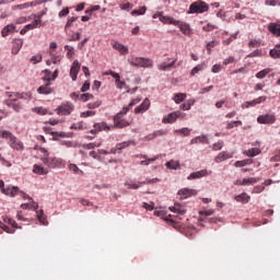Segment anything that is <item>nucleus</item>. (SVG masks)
I'll return each mask as SVG.
<instances>
[{
	"instance_id": "obj_1",
	"label": "nucleus",
	"mask_w": 280,
	"mask_h": 280,
	"mask_svg": "<svg viewBox=\"0 0 280 280\" xmlns=\"http://www.w3.org/2000/svg\"><path fill=\"white\" fill-rule=\"evenodd\" d=\"M0 139H5L11 150H15L16 152H23V150H25V144H23V141L16 138V136L12 135L11 131L0 130Z\"/></svg>"
},
{
	"instance_id": "obj_2",
	"label": "nucleus",
	"mask_w": 280,
	"mask_h": 280,
	"mask_svg": "<svg viewBox=\"0 0 280 280\" xmlns=\"http://www.w3.org/2000/svg\"><path fill=\"white\" fill-rule=\"evenodd\" d=\"M40 152L45 154V156H43L40 161L46 165L48 170H56V167H65V160L60 158L49 156V153L44 148L40 149Z\"/></svg>"
},
{
	"instance_id": "obj_3",
	"label": "nucleus",
	"mask_w": 280,
	"mask_h": 280,
	"mask_svg": "<svg viewBox=\"0 0 280 280\" xmlns=\"http://www.w3.org/2000/svg\"><path fill=\"white\" fill-rule=\"evenodd\" d=\"M209 12V4L202 0H197L189 5L187 14H205Z\"/></svg>"
},
{
	"instance_id": "obj_4",
	"label": "nucleus",
	"mask_w": 280,
	"mask_h": 280,
	"mask_svg": "<svg viewBox=\"0 0 280 280\" xmlns=\"http://www.w3.org/2000/svg\"><path fill=\"white\" fill-rule=\"evenodd\" d=\"M128 62L131 67L150 68L153 66L152 59L143 57H130Z\"/></svg>"
},
{
	"instance_id": "obj_5",
	"label": "nucleus",
	"mask_w": 280,
	"mask_h": 280,
	"mask_svg": "<svg viewBox=\"0 0 280 280\" xmlns=\"http://www.w3.org/2000/svg\"><path fill=\"white\" fill-rule=\"evenodd\" d=\"M187 114L176 110L163 117L162 124H176L177 119H185Z\"/></svg>"
},
{
	"instance_id": "obj_6",
	"label": "nucleus",
	"mask_w": 280,
	"mask_h": 280,
	"mask_svg": "<svg viewBox=\"0 0 280 280\" xmlns=\"http://www.w3.org/2000/svg\"><path fill=\"white\" fill-rule=\"evenodd\" d=\"M75 106H73V103L67 102L62 103L57 107V114L58 115H71L73 113Z\"/></svg>"
},
{
	"instance_id": "obj_7",
	"label": "nucleus",
	"mask_w": 280,
	"mask_h": 280,
	"mask_svg": "<svg viewBox=\"0 0 280 280\" xmlns=\"http://www.w3.org/2000/svg\"><path fill=\"white\" fill-rule=\"evenodd\" d=\"M259 124H265L267 126H272L277 121V116L275 114H265L257 117Z\"/></svg>"
},
{
	"instance_id": "obj_8",
	"label": "nucleus",
	"mask_w": 280,
	"mask_h": 280,
	"mask_svg": "<svg viewBox=\"0 0 280 280\" xmlns=\"http://www.w3.org/2000/svg\"><path fill=\"white\" fill-rule=\"evenodd\" d=\"M5 95L10 97L9 100H15V102H19V100H32V94L30 93L5 92Z\"/></svg>"
},
{
	"instance_id": "obj_9",
	"label": "nucleus",
	"mask_w": 280,
	"mask_h": 280,
	"mask_svg": "<svg viewBox=\"0 0 280 280\" xmlns=\"http://www.w3.org/2000/svg\"><path fill=\"white\" fill-rule=\"evenodd\" d=\"M196 194H198L196 189L182 188L178 190L177 196L179 197V200H187V198H191V196H196Z\"/></svg>"
},
{
	"instance_id": "obj_10",
	"label": "nucleus",
	"mask_w": 280,
	"mask_h": 280,
	"mask_svg": "<svg viewBox=\"0 0 280 280\" xmlns=\"http://www.w3.org/2000/svg\"><path fill=\"white\" fill-rule=\"evenodd\" d=\"M153 19H159L161 23H164L166 25H176V22H177V20H174V18L162 15V13H155L153 15Z\"/></svg>"
},
{
	"instance_id": "obj_11",
	"label": "nucleus",
	"mask_w": 280,
	"mask_h": 280,
	"mask_svg": "<svg viewBox=\"0 0 280 280\" xmlns=\"http://www.w3.org/2000/svg\"><path fill=\"white\" fill-rule=\"evenodd\" d=\"M175 26L179 27L182 34L185 36H189L191 34V26H189V24L186 22H180L177 20V22H175Z\"/></svg>"
},
{
	"instance_id": "obj_12",
	"label": "nucleus",
	"mask_w": 280,
	"mask_h": 280,
	"mask_svg": "<svg viewBox=\"0 0 280 280\" xmlns=\"http://www.w3.org/2000/svg\"><path fill=\"white\" fill-rule=\"evenodd\" d=\"M7 106L9 108H12L15 113H21L23 110V104L15 100H7L5 101Z\"/></svg>"
},
{
	"instance_id": "obj_13",
	"label": "nucleus",
	"mask_w": 280,
	"mask_h": 280,
	"mask_svg": "<svg viewBox=\"0 0 280 280\" xmlns=\"http://www.w3.org/2000/svg\"><path fill=\"white\" fill-rule=\"evenodd\" d=\"M33 174H37L38 176H47V174H49V168L43 166V164H34Z\"/></svg>"
},
{
	"instance_id": "obj_14",
	"label": "nucleus",
	"mask_w": 280,
	"mask_h": 280,
	"mask_svg": "<svg viewBox=\"0 0 280 280\" xmlns=\"http://www.w3.org/2000/svg\"><path fill=\"white\" fill-rule=\"evenodd\" d=\"M78 73H80V61L74 60L70 69V78H72L73 82L78 80Z\"/></svg>"
},
{
	"instance_id": "obj_15",
	"label": "nucleus",
	"mask_w": 280,
	"mask_h": 280,
	"mask_svg": "<svg viewBox=\"0 0 280 280\" xmlns=\"http://www.w3.org/2000/svg\"><path fill=\"white\" fill-rule=\"evenodd\" d=\"M205 176H209V171H207V170H201V171L191 173V174L187 177V180H196V179H198V178H205Z\"/></svg>"
},
{
	"instance_id": "obj_16",
	"label": "nucleus",
	"mask_w": 280,
	"mask_h": 280,
	"mask_svg": "<svg viewBox=\"0 0 280 280\" xmlns=\"http://www.w3.org/2000/svg\"><path fill=\"white\" fill-rule=\"evenodd\" d=\"M170 58L165 59L162 63L158 66L159 71H170L174 65H176V59H174L172 62H170Z\"/></svg>"
},
{
	"instance_id": "obj_17",
	"label": "nucleus",
	"mask_w": 280,
	"mask_h": 280,
	"mask_svg": "<svg viewBox=\"0 0 280 280\" xmlns=\"http://www.w3.org/2000/svg\"><path fill=\"white\" fill-rule=\"evenodd\" d=\"M229 159H233L232 153L229 151H222L214 158V162L223 163V161H229Z\"/></svg>"
},
{
	"instance_id": "obj_18",
	"label": "nucleus",
	"mask_w": 280,
	"mask_h": 280,
	"mask_svg": "<svg viewBox=\"0 0 280 280\" xmlns=\"http://www.w3.org/2000/svg\"><path fill=\"white\" fill-rule=\"evenodd\" d=\"M170 211L173 213H177V215H185L187 213V209H185V206L180 203H175L174 206L168 208Z\"/></svg>"
},
{
	"instance_id": "obj_19",
	"label": "nucleus",
	"mask_w": 280,
	"mask_h": 280,
	"mask_svg": "<svg viewBox=\"0 0 280 280\" xmlns=\"http://www.w3.org/2000/svg\"><path fill=\"white\" fill-rule=\"evenodd\" d=\"M14 32H16V25L8 24L7 26H4L2 28L1 36H2V38H5V37L10 36V34H14Z\"/></svg>"
},
{
	"instance_id": "obj_20",
	"label": "nucleus",
	"mask_w": 280,
	"mask_h": 280,
	"mask_svg": "<svg viewBox=\"0 0 280 280\" xmlns=\"http://www.w3.org/2000/svg\"><path fill=\"white\" fill-rule=\"evenodd\" d=\"M150 108V98H145L141 105L135 108L136 115H139L141 113H145V110H149Z\"/></svg>"
},
{
	"instance_id": "obj_21",
	"label": "nucleus",
	"mask_w": 280,
	"mask_h": 280,
	"mask_svg": "<svg viewBox=\"0 0 280 280\" xmlns=\"http://www.w3.org/2000/svg\"><path fill=\"white\" fill-rule=\"evenodd\" d=\"M37 93H39L40 95H51V93H54V89H51V83L40 85L37 89Z\"/></svg>"
},
{
	"instance_id": "obj_22",
	"label": "nucleus",
	"mask_w": 280,
	"mask_h": 280,
	"mask_svg": "<svg viewBox=\"0 0 280 280\" xmlns=\"http://www.w3.org/2000/svg\"><path fill=\"white\" fill-rule=\"evenodd\" d=\"M112 47L119 51L121 56H128V47H126L124 44H119V42H113Z\"/></svg>"
},
{
	"instance_id": "obj_23",
	"label": "nucleus",
	"mask_w": 280,
	"mask_h": 280,
	"mask_svg": "<svg viewBox=\"0 0 280 280\" xmlns=\"http://www.w3.org/2000/svg\"><path fill=\"white\" fill-rule=\"evenodd\" d=\"M19 191L20 189L16 186H9L2 189V194H5V196H11L12 198H14V196H19Z\"/></svg>"
},
{
	"instance_id": "obj_24",
	"label": "nucleus",
	"mask_w": 280,
	"mask_h": 280,
	"mask_svg": "<svg viewBox=\"0 0 280 280\" xmlns=\"http://www.w3.org/2000/svg\"><path fill=\"white\" fill-rule=\"evenodd\" d=\"M22 48H23V39L21 38L14 39L13 47L11 50L13 56H16V54H19Z\"/></svg>"
},
{
	"instance_id": "obj_25",
	"label": "nucleus",
	"mask_w": 280,
	"mask_h": 280,
	"mask_svg": "<svg viewBox=\"0 0 280 280\" xmlns=\"http://www.w3.org/2000/svg\"><path fill=\"white\" fill-rule=\"evenodd\" d=\"M35 5H38V1H32L23 4L13 5L12 10H27V8H34Z\"/></svg>"
},
{
	"instance_id": "obj_26",
	"label": "nucleus",
	"mask_w": 280,
	"mask_h": 280,
	"mask_svg": "<svg viewBox=\"0 0 280 280\" xmlns=\"http://www.w3.org/2000/svg\"><path fill=\"white\" fill-rule=\"evenodd\" d=\"M268 30L270 34H273V36H280V26L277 23H270L268 25Z\"/></svg>"
},
{
	"instance_id": "obj_27",
	"label": "nucleus",
	"mask_w": 280,
	"mask_h": 280,
	"mask_svg": "<svg viewBox=\"0 0 280 280\" xmlns=\"http://www.w3.org/2000/svg\"><path fill=\"white\" fill-rule=\"evenodd\" d=\"M130 145H137L133 140L124 141L116 144V150H126V148H130Z\"/></svg>"
},
{
	"instance_id": "obj_28",
	"label": "nucleus",
	"mask_w": 280,
	"mask_h": 280,
	"mask_svg": "<svg viewBox=\"0 0 280 280\" xmlns=\"http://www.w3.org/2000/svg\"><path fill=\"white\" fill-rule=\"evenodd\" d=\"M253 159L241 160L234 163V167H246V165H253Z\"/></svg>"
},
{
	"instance_id": "obj_29",
	"label": "nucleus",
	"mask_w": 280,
	"mask_h": 280,
	"mask_svg": "<svg viewBox=\"0 0 280 280\" xmlns=\"http://www.w3.org/2000/svg\"><path fill=\"white\" fill-rule=\"evenodd\" d=\"M243 154L245 156H252L253 158V156H257V155L261 154V150H259L257 148H252L249 150L244 151Z\"/></svg>"
},
{
	"instance_id": "obj_30",
	"label": "nucleus",
	"mask_w": 280,
	"mask_h": 280,
	"mask_svg": "<svg viewBox=\"0 0 280 280\" xmlns=\"http://www.w3.org/2000/svg\"><path fill=\"white\" fill-rule=\"evenodd\" d=\"M235 200L236 202H244V203L250 202V196H248V194L246 192H242L241 195H237L235 197Z\"/></svg>"
},
{
	"instance_id": "obj_31",
	"label": "nucleus",
	"mask_w": 280,
	"mask_h": 280,
	"mask_svg": "<svg viewBox=\"0 0 280 280\" xmlns=\"http://www.w3.org/2000/svg\"><path fill=\"white\" fill-rule=\"evenodd\" d=\"M114 126L115 128H128V126H130V122L126 119H117L114 120Z\"/></svg>"
},
{
	"instance_id": "obj_32",
	"label": "nucleus",
	"mask_w": 280,
	"mask_h": 280,
	"mask_svg": "<svg viewBox=\"0 0 280 280\" xmlns=\"http://www.w3.org/2000/svg\"><path fill=\"white\" fill-rule=\"evenodd\" d=\"M68 168L70 170V172H73V174H77L78 176L84 175V171L80 170V167H78V165L73 163L69 164Z\"/></svg>"
},
{
	"instance_id": "obj_33",
	"label": "nucleus",
	"mask_w": 280,
	"mask_h": 280,
	"mask_svg": "<svg viewBox=\"0 0 280 280\" xmlns=\"http://www.w3.org/2000/svg\"><path fill=\"white\" fill-rule=\"evenodd\" d=\"M187 94L185 93H176L173 96V101L175 102V104H180L182 102H185Z\"/></svg>"
},
{
	"instance_id": "obj_34",
	"label": "nucleus",
	"mask_w": 280,
	"mask_h": 280,
	"mask_svg": "<svg viewBox=\"0 0 280 280\" xmlns=\"http://www.w3.org/2000/svg\"><path fill=\"white\" fill-rule=\"evenodd\" d=\"M125 185L127 189H139L141 185H145V182H139V183L126 182Z\"/></svg>"
},
{
	"instance_id": "obj_35",
	"label": "nucleus",
	"mask_w": 280,
	"mask_h": 280,
	"mask_svg": "<svg viewBox=\"0 0 280 280\" xmlns=\"http://www.w3.org/2000/svg\"><path fill=\"white\" fill-rule=\"evenodd\" d=\"M21 209H33L34 211H36L38 209V203L32 200L30 203H22Z\"/></svg>"
},
{
	"instance_id": "obj_36",
	"label": "nucleus",
	"mask_w": 280,
	"mask_h": 280,
	"mask_svg": "<svg viewBox=\"0 0 280 280\" xmlns=\"http://www.w3.org/2000/svg\"><path fill=\"white\" fill-rule=\"evenodd\" d=\"M168 170H180V162L171 160L166 163Z\"/></svg>"
},
{
	"instance_id": "obj_37",
	"label": "nucleus",
	"mask_w": 280,
	"mask_h": 280,
	"mask_svg": "<svg viewBox=\"0 0 280 280\" xmlns=\"http://www.w3.org/2000/svg\"><path fill=\"white\" fill-rule=\"evenodd\" d=\"M271 71H272V69H270V68L260 70L259 72L256 73V78L258 80H264V78H266V75H268Z\"/></svg>"
},
{
	"instance_id": "obj_38",
	"label": "nucleus",
	"mask_w": 280,
	"mask_h": 280,
	"mask_svg": "<svg viewBox=\"0 0 280 280\" xmlns=\"http://www.w3.org/2000/svg\"><path fill=\"white\" fill-rule=\"evenodd\" d=\"M33 113H36L37 115H42V116H45V115H48L49 114V110L45 107H35L32 109Z\"/></svg>"
},
{
	"instance_id": "obj_39",
	"label": "nucleus",
	"mask_w": 280,
	"mask_h": 280,
	"mask_svg": "<svg viewBox=\"0 0 280 280\" xmlns=\"http://www.w3.org/2000/svg\"><path fill=\"white\" fill-rule=\"evenodd\" d=\"M196 104V101H188L179 106L182 110H191V107Z\"/></svg>"
},
{
	"instance_id": "obj_40",
	"label": "nucleus",
	"mask_w": 280,
	"mask_h": 280,
	"mask_svg": "<svg viewBox=\"0 0 280 280\" xmlns=\"http://www.w3.org/2000/svg\"><path fill=\"white\" fill-rule=\"evenodd\" d=\"M175 132L177 135H183V137H189V135H191V129L185 127V128L175 130Z\"/></svg>"
},
{
	"instance_id": "obj_41",
	"label": "nucleus",
	"mask_w": 280,
	"mask_h": 280,
	"mask_svg": "<svg viewBox=\"0 0 280 280\" xmlns=\"http://www.w3.org/2000/svg\"><path fill=\"white\" fill-rule=\"evenodd\" d=\"M255 183H259V178L249 177L243 179V185H255Z\"/></svg>"
},
{
	"instance_id": "obj_42",
	"label": "nucleus",
	"mask_w": 280,
	"mask_h": 280,
	"mask_svg": "<svg viewBox=\"0 0 280 280\" xmlns=\"http://www.w3.org/2000/svg\"><path fill=\"white\" fill-rule=\"evenodd\" d=\"M269 56H270L271 58H275V59L280 58V48H279V47H276V48L271 49V50L269 51Z\"/></svg>"
},
{
	"instance_id": "obj_43",
	"label": "nucleus",
	"mask_w": 280,
	"mask_h": 280,
	"mask_svg": "<svg viewBox=\"0 0 280 280\" xmlns=\"http://www.w3.org/2000/svg\"><path fill=\"white\" fill-rule=\"evenodd\" d=\"M165 135H166L165 130L161 129V130L154 131L152 135L148 136V138L155 139V137H163Z\"/></svg>"
},
{
	"instance_id": "obj_44",
	"label": "nucleus",
	"mask_w": 280,
	"mask_h": 280,
	"mask_svg": "<svg viewBox=\"0 0 280 280\" xmlns=\"http://www.w3.org/2000/svg\"><path fill=\"white\" fill-rule=\"evenodd\" d=\"M65 50L67 51V58L71 59L73 58V46L66 45Z\"/></svg>"
},
{
	"instance_id": "obj_45",
	"label": "nucleus",
	"mask_w": 280,
	"mask_h": 280,
	"mask_svg": "<svg viewBox=\"0 0 280 280\" xmlns=\"http://www.w3.org/2000/svg\"><path fill=\"white\" fill-rule=\"evenodd\" d=\"M101 106H102V101H96V102L88 104V108H90V110H93L95 108H100Z\"/></svg>"
},
{
	"instance_id": "obj_46",
	"label": "nucleus",
	"mask_w": 280,
	"mask_h": 280,
	"mask_svg": "<svg viewBox=\"0 0 280 280\" xmlns=\"http://www.w3.org/2000/svg\"><path fill=\"white\" fill-rule=\"evenodd\" d=\"M120 10H125L126 12H130L132 10V4L130 2H125L119 4Z\"/></svg>"
},
{
	"instance_id": "obj_47",
	"label": "nucleus",
	"mask_w": 280,
	"mask_h": 280,
	"mask_svg": "<svg viewBox=\"0 0 280 280\" xmlns=\"http://www.w3.org/2000/svg\"><path fill=\"white\" fill-rule=\"evenodd\" d=\"M31 62L33 65H38V62H43V55H35L31 58Z\"/></svg>"
},
{
	"instance_id": "obj_48",
	"label": "nucleus",
	"mask_w": 280,
	"mask_h": 280,
	"mask_svg": "<svg viewBox=\"0 0 280 280\" xmlns=\"http://www.w3.org/2000/svg\"><path fill=\"white\" fill-rule=\"evenodd\" d=\"M75 21H78V18L75 16L69 18L65 26V31L69 30V27H71L73 23H75Z\"/></svg>"
},
{
	"instance_id": "obj_49",
	"label": "nucleus",
	"mask_w": 280,
	"mask_h": 280,
	"mask_svg": "<svg viewBox=\"0 0 280 280\" xmlns=\"http://www.w3.org/2000/svg\"><path fill=\"white\" fill-rule=\"evenodd\" d=\"M255 106H257V104L255 103V100L247 101L242 104V108H250V107H255Z\"/></svg>"
},
{
	"instance_id": "obj_50",
	"label": "nucleus",
	"mask_w": 280,
	"mask_h": 280,
	"mask_svg": "<svg viewBox=\"0 0 280 280\" xmlns=\"http://www.w3.org/2000/svg\"><path fill=\"white\" fill-rule=\"evenodd\" d=\"M93 94L90 93H85V94H81L80 100L81 102H89V100H93Z\"/></svg>"
},
{
	"instance_id": "obj_51",
	"label": "nucleus",
	"mask_w": 280,
	"mask_h": 280,
	"mask_svg": "<svg viewBox=\"0 0 280 280\" xmlns=\"http://www.w3.org/2000/svg\"><path fill=\"white\" fill-rule=\"evenodd\" d=\"M202 69H205V66H202V65L196 66V67L191 70L190 75H196V73H200V71H202Z\"/></svg>"
},
{
	"instance_id": "obj_52",
	"label": "nucleus",
	"mask_w": 280,
	"mask_h": 280,
	"mask_svg": "<svg viewBox=\"0 0 280 280\" xmlns=\"http://www.w3.org/2000/svg\"><path fill=\"white\" fill-rule=\"evenodd\" d=\"M142 207H143V209H147V211H154V202H152V201L150 203L143 202Z\"/></svg>"
},
{
	"instance_id": "obj_53",
	"label": "nucleus",
	"mask_w": 280,
	"mask_h": 280,
	"mask_svg": "<svg viewBox=\"0 0 280 280\" xmlns=\"http://www.w3.org/2000/svg\"><path fill=\"white\" fill-rule=\"evenodd\" d=\"M145 10H148L145 7H142L139 10H133L131 11V16H135V14H138V15L145 14Z\"/></svg>"
},
{
	"instance_id": "obj_54",
	"label": "nucleus",
	"mask_w": 280,
	"mask_h": 280,
	"mask_svg": "<svg viewBox=\"0 0 280 280\" xmlns=\"http://www.w3.org/2000/svg\"><path fill=\"white\" fill-rule=\"evenodd\" d=\"M259 57H261V50L259 49L254 50L247 56V58H259Z\"/></svg>"
},
{
	"instance_id": "obj_55",
	"label": "nucleus",
	"mask_w": 280,
	"mask_h": 280,
	"mask_svg": "<svg viewBox=\"0 0 280 280\" xmlns=\"http://www.w3.org/2000/svg\"><path fill=\"white\" fill-rule=\"evenodd\" d=\"M95 112L93 110H88V112H82L80 117L86 118V117H94Z\"/></svg>"
},
{
	"instance_id": "obj_56",
	"label": "nucleus",
	"mask_w": 280,
	"mask_h": 280,
	"mask_svg": "<svg viewBox=\"0 0 280 280\" xmlns=\"http://www.w3.org/2000/svg\"><path fill=\"white\" fill-rule=\"evenodd\" d=\"M36 213H37V219L39 220V222L45 224V213L43 212V210L36 211Z\"/></svg>"
},
{
	"instance_id": "obj_57",
	"label": "nucleus",
	"mask_w": 280,
	"mask_h": 280,
	"mask_svg": "<svg viewBox=\"0 0 280 280\" xmlns=\"http://www.w3.org/2000/svg\"><path fill=\"white\" fill-rule=\"evenodd\" d=\"M203 32H213L215 30V26L208 23L207 25L202 26Z\"/></svg>"
},
{
	"instance_id": "obj_58",
	"label": "nucleus",
	"mask_w": 280,
	"mask_h": 280,
	"mask_svg": "<svg viewBox=\"0 0 280 280\" xmlns=\"http://www.w3.org/2000/svg\"><path fill=\"white\" fill-rule=\"evenodd\" d=\"M89 89H91V82L85 81L81 88V92L82 93H86V91H89Z\"/></svg>"
},
{
	"instance_id": "obj_59",
	"label": "nucleus",
	"mask_w": 280,
	"mask_h": 280,
	"mask_svg": "<svg viewBox=\"0 0 280 280\" xmlns=\"http://www.w3.org/2000/svg\"><path fill=\"white\" fill-rule=\"evenodd\" d=\"M23 23H27V18L21 16L15 19V25H23Z\"/></svg>"
},
{
	"instance_id": "obj_60",
	"label": "nucleus",
	"mask_w": 280,
	"mask_h": 280,
	"mask_svg": "<svg viewBox=\"0 0 280 280\" xmlns=\"http://www.w3.org/2000/svg\"><path fill=\"white\" fill-rule=\"evenodd\" d=\"M198 143H209V138L207 136H198Z\"/></svg>"
},
{
	"instance_id": "obj_61",
	"label": "nucleus",
	"mask_w": 280,
	"mask_h": 280,
	"mask_svg": "<svg viewBox=\"0 0 280 280\" xmlns=\"http://www.w3.org/2000/svg\"><path fill=\"white\" fill-rule=\"evenodd\" d=\"M261 45V42L257 39H253L248 43V47H259Z\"/></svg>"
},
{
	"instance_id": "obj_62",
	"label": "nucleus",
	"mask_w": 280,
	"mask_h": 280,
	"mask_svg": "<svg viewBox=\"0 0 280 280\" xmlns=\"http://www.w3.org/2000/svg\"><path fill=\"white\" fill-rule=\"evenodd\" d=\"M264 189H266V187L262 184L255 186L254 194H261V191H264Z\"/></svg>"
},
{
	"instance_id": "obj_63",
	"label": "nucleus",
	"mask_w": 280,
	"mask_h": 280,
	"mask_svg": "<svg viewBox=\"0 0 280 280\" xmlns=\"http://www.w3.org/2000/svg\"><path fill=\"white\" fill-rule=\"evenodd\" d=\"M266 100H268L267 96H259V97L255 98L254 102L256 103V106H257V104H264V102H266Z\"/></svg>"
},
{
	"instance_id": "obj_64",
	"label": "nucleus",
	"mask_w": 280,
	"mask_h": 280,
	"mask_svg": "<svg viewBox=\"0 0 280 280\" xmlns=\"http://www.w3.org/2000/svg\"><path fill=\"white\" fill-rule=\"evenodd\" d=\"M220 71H222V65L215 63V65L212 67V73H220Z\"/></svg>"
}]
</instances>
